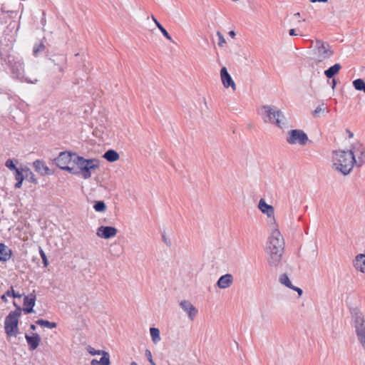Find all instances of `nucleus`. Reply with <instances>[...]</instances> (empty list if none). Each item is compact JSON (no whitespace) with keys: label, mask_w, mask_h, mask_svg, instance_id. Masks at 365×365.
Wrapping results in <instances>:
<instances>
[{"label":"nucleus","mask_w":365,"mask_h":365,"mask_svg":"<svg viewBox=\"0 0 365 365\" xmlns=\"http://www.w3.org/2000/svg\"><path fill=\"white\" fill-rule=\"evenodd\" d=\"M332 162L333 168L336 170L347 175L356 165V159L351 151L339 150L333 152Z\"/></svg>","instance_id":"1"},{"label":"nucleus","mask_w":365,"mask_h":365,"mask_svg":"<svg viewBox=\"0 0 365 365\" xmlns=\"http://www.w3.org/2000/svg\"><path fill=\"white\" fill-rule=\"evenodd\" d=\"M259 114L265 123L275 125L279 128L286 126V118L283 113L274 106H262L259 110Z\"/></svg>","instance_id":"2"},{"label":"nucleus","mask_w":365,"mask_h":365,"mask_svg":"<svg viewBox=\"0 0 365 365\" xmlns=\"http://www.w3.org/2000/svg\"><path fill=\"white\" fill-rule=\"evenodd\" d=\"M73 163L76 165L74 168L75 175H81L85 180L88 179L92 175V171L99 167V161L97 159H85L78 155H74Z\"/></svg>","instance_id":"3"},{"label":"nucleus","mask_w":365,"mask_h":365,"mask_svg":"<svg viewBox=\"0 0 365 365\" xmlns=\"http://www.w3.org/2000/svg\"><path fill=\"white\" fill-rule=\"evenodd\" d=\"M351 319L355 328L357 339L365 350V317L363 313L357 308L351 311Z\"/></svg>","instance_id":"4"},{"label":"nucleus","mask_w":365,"mask_h":365,"mask_svg":"<svg viewBox=\"0 0 365 365\" xmlns=\"http://www.w3.org/2000/svg\"><path fill=\"white\" fill-rule=\"evenodd\" d=\"M17 309L18 310L11 312L4 321L5 331L9 336H15L18 333L19 317L21 315V309L20 307Z\"/></svg>","instance_id":"5"},{"label":"nucleus","mask_w":365,"mask_h":365,"mask_svg":"<svg viewBox=\"0 0 365 365\" xmlns=\"http://www.w3.org/2000/svg\"><path fill=\"white\" fill-rule=\"evenodd\" d=\"M11 71L13 78H17L21 81H25L29 83H35L37 82V78H29L24 75V62L20 60H13V63L11 64Z\"/></svg>","instance_id":"6"},{"label":"nucleus","mask_w":365,"mask_h":365,"mask_svg":"<svg viewBox=\"0 0 365 365\" xmlns=\"http://www.w3.org/2000/svg\"><path fill=\"white\" fill-rule=\"evenodd\" d=\"M74 155H77L72 154L66 151L61 152L54 160L55 164L61 170H66L71 174H76L77 173L74 172V168L69 166V164L71 163V161L73 162Z\"/></svg>","instance_id":"7"},{"label":"nucleus","mask_w":365,"mask_h":365,"mask_svg":"<svg viewBox=\"0 0 365 365\" xmlns=\"http://www.w3.org/2000/svg\"><path fill=\"white\" fill-rule=\"evenodd\" d=\"M284 240L279 230L275 229L272 231L269 237L267 251L284 252Z\"/></svg>","instance_id":"8"},{"label":"nucleus","mask_w":365,"mask_h":365,"mask_svg":"<svg viewBox=\"0 0 365 365\" xmlns=\"http://www.w3.org/2000/svg\"><path fill=\"white\" fill-rule=\"evenodd\" d=\"M286 140L289 145L304 146L308 143L309 138L302 130L294 129L288 132Z\"/></svg>","instance_id":"9"},{"label":"nucleus","mask_w":365,"mask_h":365,"mask_svg":"<svg viewBox=\"0 0 365 365\" xmlns=\"http://www.w3.org/2000/svg\"><path fill=\"white\" fill-rule=\"evenodd\" d=\"M348 151H351L356 159V165L358 168L361 167L365 163V148L361 143H354Z\"/></svg>","instance_id":"10"},{"label":"nucleus","mask_w":365,"mask_h":365,"mask_svg":"<svg viewBox=\"0 0 365 365\" xmlns=\"http://www.w3.org/2000/svg\"><path fill=\"white\" fill-rule=\"evenodd\" d=\"M316 46L317 48V54L319 56V61L321 62L324 59L329 58L333 56L334 52L331 49L330 46L320 40H317Z\"/></svg>","instance_id":"11"},{"label":"nucleus","mask_w":365,"mask_h":365,"mask_svg":"<svg viewBox=\"0 0 365 365\" xmlns=\"http://www.w3.org/2000/svg\"><path fill=\"white\" fill-rule=\"evenodd\" d=\"M118 230L111 226H101L98 228L96 235L103 239H109L116 235Z\"/></svg>","instance_id":"12"},{"label":"nucleus","mask_w":365,"mask_h":365,"mask_svg":"<svg viewBox=\"0 0 365 365\" xmlns=\"http://www.w3.org/2000/svg\"><path fill=\"white\" fill-rule=\"evenodd\" d=\"M180 306L182 310L187 314L188 318L191 321H193L198 313V310L196 307L187 300L181 301L180 302Z\"/></svg>","instance_id":"13"},{"label":"nucleus","mask_w":365,"mask_h":365,"mask_svg":"<svg viewBox=\"0 0 365 365\" xmlns=\"http://www.w3.org/2000/svg\"><path fill=\"white\" fill-rule=\"evenodd\" d=\"M220 77L222 80V83L225 88H227L231 87L233 91L236 90V85L232 80L231 76L227 71L226 67H222L220 70Z\"/></svg>","instance_id":"14"},{"label":"nucleus","mask_w":365,"mask_h":365,"mask_svg":"<svg viewBox=\"0 0 365 365\" xmlns=\"http://www.w3.org/2000/svg\"><path fill=\"white\" fill-rule=\"evenodd\" d=\"M267 252L268 254L267 261L269 265L272 267H278L281 264L284 252L267 251Z\"/></svg>","instance_id":"15"},{"label":"nucleus","mask_w":365,"mask_h":365,"mask_svg":"<svg viewBox=\"0 0 365 365\" xmlns=\"http://www.w3.org/2000/svg\"><path fill=\"white\" fill-rule=\"evenodd\" d=\"M36 304V295L34 293L25 296L24 299V312L25 314L34 312V307Z\"/></svg>","instance_id":"16"},{"label":"nucleus","mask_w":365,"mask_h":365,"mask_svg":"<svg viewBox=\"0 0 365 365\" xmlns=\"http://www.w3.org/2000/svg\"><path fill=\"white\" fill-rule=\"evenodd\" d=\"M33 166L35 170L38 173L41 175H51L48 167L46 165V163L40 160H36L33 163Z\"/></svg>","instance_id":"17"},{"label":"nucleus","mask_w":365,"mask_h":365,"mask_svg":"<svg viewBox=\"0 0 365 365\" xmlns=\"http://www.w3.org/2000/svg\"><path fill=\"white\" fill-rule=\"evenodd\" d=\"M234 277L231 274L221 276L217 282V286L220 289H227L233 283Z\"/></svg>","instance_id":"18"},{"label":"nucleus","mask_w":365,"mask_h":365,"mask_svg":"<svg viewBox=\"0 0 365 365\" xmlns=\"http://www.w3.org/2000/svg\"><path fill=\"white\" fill-rule=\"evenodd\" d=\"M259 210L267 215L269 217L274 219V210L272 205H268L264 199H260L258 204Z\"/></svg>","instance_id":"19"},{"label":"nucleus","mask_w":365,"mask_h":365,"mask_svg":"<svg viewBox=\"0 0 365 365\" xmlns=\"http://www.w3.org/2000/svg\"><path fill=\"white\" fill-rule=\"evenodd\" d=\"M25 338L31 350H34L39 346L41 337L38 334L33 333L31 336L26 334Z\"/></svg>","instance_id":"20"},{"label":"nucleus","mask_w":365,"mask_h":365,"mask_svg":"<svg viewBox=\"0 0 365 365\" xmlns=\"http://www.w3.org/2000/svg\"><path fill=\"white\" fill-rule=\"evenodd\" d=\"M12 251L6 245L0 243V262H6L11 259Z\"/></svg>","instance_id":"21"},{"label":"nucleus","mask_w":365,"mask_h":365,"mask_svg":"<svg viewBox=\"0 0 365 365\" xmlns=\"http://www.w3.org/2000/svg\"><path fill=\"white\" fill-rule=\"evenodd\" d=\"M354 266L357 270H359L362 273H365V255H357L355 257Z\"/></svg>","instance_id":"22"},{"label":"nucleus","mask_w":365,"mask_h":365,"mask_svg":"<svg viewBox=\"0 0 365 365\" xmlns=\"http://www.w3.org/2000/svg\"><path fill=\"white\" fill-rule=\"evenodd\" d=\"M100 355H102V357L98 361L97 359H92L91 361V365H110V355L109 354L104 351L103 354H101Z\"/></svg>","instance_id":"23"},{"label":"nucleus","mask_w":365,"mask_h":365,"mask_svg":"<svg viewBox=\"0 0 365 365\" xmlns=\"http://www.w3.org/2000/svg\"><path fill=\"white\" fill-rule=\"evenodd\" d=\"M24 169V168H20L19 170H16L14 173L15 180H16V184L14 185L15 188L21 187L23 181L26 178Z\"/></svg>","instance_id":"24"},{"label":"nucleus","mask_w":365,"mask_h":365,"mask_svg":"<svg viewBox=\"0 0 365 365\" xmlns=\"http://www.w3.org/2000/svg\"><path fill=\"white\" fill-rule=\"evenodd\" d=\"M341 68V66L339 63H335L334 66L329 68L327 70L324 71V75L328 78H331L336 74L339 73L340 69Z\"/></svg>","instance_id":"25"},{"label":"nucleus","mask_w":365,"mask_h":365,"mask_svg":"<svg viewBox=\"0 0 365 365\" xmlns=\"http://www.w3.org/2000/svg\"><path fill=\"white\" fill-rule=\"evenodd\" d=\"M103 158L108 162L112 163V162H115L118 160L119 155L116 151L110 149V150H107L104 153Z\"/></svg>","instance_id":"26"},{"label":"nucleus","mask_w":365,"mask_h":365,"mask_svg":"<svg viewBox=\"0 0 365 365\" xmlns=\"http://www.w3.org/2000/svg\"><path fill=\"white\" fill-rule=\"evenodd\" d=\"M150 333L153 342L155 344H158L161 339L160 330L158 328L152 327L150 329Z\"/></svg>","instance_id":"27"},{"label":"nucleus","mask_w":365,"mask_h":365,"mask_svg":"<svg viewBox=\"0 0 365 365\" xmlns=\"http://www.w3.org/2000/svg\"><path fill=\"white\" fill-rule=\"evenodd\" d=\"M36 324L41 327H47L48 329H53L57 327V324L56 322H51L44 319H38L36 322Z\"/></svg>","instance_id":"28"},{"label":"nucleus","mask_w":365,"mask_h":365,"mask_svg":"<svg viewBox=\"0 0 365 365\" xmlns=\"http://www.w3.org/2000/svg\"><path fill=\"white\" fill-rule=\"evenodd\" d=\"M24 171L25 172V177H26L25 179H27L29 182H31L32 183H34V184L37 183V180H36V178H35L34 174L32 173V171L29 168H25L24 169Z\"/></svg>","instance_id":"29"},{"label":"nucleus","mask_w":365,"mask_h":365,"mask_svg":"<svg viewBox=\"0 0 365 365\" xmlns=\"http://www.w3.org/2000/svg\"><path fill=\"white\" fill-rule=\"evenodd\" d=\"M279 282L286 286L288 288H292V284L291 282V281L289 280L288 276L286 274H282L279 276Z\"/></svg>","instance_id":"30"},{"label":"nucleus","mask_w":365,"mask_h":365,"mask_svg":"<svg viewBox=\"0 0 365 365\" xmlns=\"http://www.w3.org/2000/svg\"><path fill=\"white\" fill-rule=\"evenodd\" d=\"M353 86L356 91H362L365 88V82L361 78H357L352 82Z\"/></svg>","instance_id":"31"},{"label":"nucleus","mask_w":365,"mask_h":365,"mask_svg":"<svg viewBox=\"0 0 365 365\" xmlns=\"http://www.w3.org/2000/svg\"><path fill=\"white\" fill-rule=\"evenodd\" d=\"M46 48L45 45L43 43L36 44L33 48V53L35 56H37L40 53L43 52Z\"/></svg>","instance_id":"32"},{"label":"nucleus","mask_w":365,"mask_h":365,"mask_svg":"<svg viewBox=\"0 0 365 365\" xmlns=\"http://www.w3.org/2000/svg\"><path fill=\"white\" fill-rule=\"evenodd\" d=\"M93 208L96 212H103L106 210V206L103 201H97L94 204Z\"/></svg>","instance_id":"33"},{"label":"nucleus","mask_w":365,"mask_h":365,"mask_svg":"<svg viewBox=\"0 0 365 365\" xmlns=\"http://www.w3.org/2000/svg\"><path fill=\"white\" fill-rule=\"evenodd\" d=\"M5 165L6 168H8L9 170H13L14 172L16 171V170H19L20 168H18L16 167L15 164L14 163L13 160L8 159Z\"/></svg>","instance_id":"34"},{"label":"nucleus","mask_w":365,"mask_h":365,"mask_svg":"<svg viewBox=\"0 0 365 365\" xmlns=\"http://www.w3.org/2000/svg\"><path fill=\"white\" fill-rule=\"evenodd\" d=\"M86 350L92 356L100 355L101 354H103V352L104 351L103 350H96L91 346H88Z\"/></svg>","instance_id":"35"},{"label":"nucleus","mask_w":365,"mask_h":365,"mask_svg":"<svg viewBox=\"0 0 365 365\" xmlns=\"http://www.w3.org/2000/svg\"><path fill=\"white\" fill-rule=\"evenodd\" d=\"M159 30L161 31L162 34L169 41H173L171 36L168 34L166 29L162 26L159 25Z\"/></svg>","instance_id":"36"},{"label":"nucleus","mask_w":365,"mask_h":365,"mask_svg":"<svg viewBox=\"0 0 365 365\" xmlns=\"http://www.w3.org/2000/svg\"><path fill=\"white\" fill-rule=\"evenodd\" d=\"M39 254L42 259L44 267H46L48 264V259H47V257H46L44 251L41 248H40V250H39Z\"/></svg>","instance_id":"37"},{"label":"nucleus","mask_w":365,"mask_h":365,"mask_svg":"<svg viewBox=\"0 0 365 365\" xmlns=\"http://www.w3.org/2000/svg\"><path fill=\"white\" fill-rule=\"evenodd\" d=\"M217 36L219 38L218 46L222 47L226 43L225 39L220 31H217Z\"/></svg>","instance_id":"38"},{"label":"nucleus","mask_w":365,"mask_h":365,"mask_svg":"<svg viewBox=\"0 0 365 365\" xmlns=\"http://www.w3.org/2000/svg\"><path fill=\"white\" fill-rule=\"evenodd\" d=\"M145 356L148 358V360L149 361V362L150 364H153V362H155L153 359L152 354L150 350H148V349L145 350Z\"/></svg>","instance_id":"39"},{"label":"nucleus","mask_w":365,"mask_h":365,"mask_svg":"<svg viewBox=\"0 0 365 365\" xmlns=\"http://www.w3.org/2000/svg\"><path fill=\"white\" fill-rule=\"evenodd\" d=\"M6 11L1 8L0 9V24H4L6 22L4 20V15Z\"/></svg>","instance_id":"40"},{"label":"nucleus","mask_w":365,"mask_h":365,"mask_svg":"<svg viewBox=\"0 0 365 365\" xmlns=\"http://www.w3.org/2000/svg\"><path fill=\"white\" fill-rule=\"evenodd\" d=\"M52 61L55 63V65H56L58 66V70L61 72V73H63L64 72V67L63 65L60 64V63H55V60H52Z\"/></svg>","instance_id":"41"},{"label":"nucleus","mask_w":365,"mask_h":365,"mask_svg":"<svg viewBox=\"0 0 365 365\" xmlns=\"http://www.w3.org/2000/svg\"><path fill=\"white\" fill-rule=\"evenodd\" d=\"M291 289L294 290V291H296L299 296H301L302 294V293H303V291H302V289H300L299 287H294V285H292V288H291Z\"/></svg>","instance_id":"42"},{"label":"nucleus","mask_w":365,"mask_h":365,"mask_svg":"<svg viewBox=\"0 0 365 365\" xmlns=\"http://www.w3.org/2000/svg\"><path fill=\"white\" fill-rule=\"evenodd\" d=\"M14 290L13 289V288L11 287V289L8 290L6 292V296H9V297H12L14 294Z\"/></svg>","instance_id":"43"},{"label":"nucleus","mask_w":365,"mask_h":365,"mask_svg":"<svg viewBox=\"0 0 365 365\" xmlns=\"http://www.w3.org/2000/svg\"><path fill=\"white\" fill-rule=\"evenodd\" d=\"M151 19L154 21L155 24L158 28L159 27V25H161L160 23L157 20V19L153 15L151 16Z\"/></svg>","instance_id":"44"},{"label":"nucleus","mask_w":365,"mask_h":365,"mask_svg":"<svg viewBox=\"0 0 365 365\" xmlns=\"http://www.w3.org/2000/svg\"><path fill=\"white\" fill-rule=\"evenodd\" d=\"M322 111V108L320 106H318L314 110V115H317L319 113Z\"/></svg>","instance_id":"45"},{"label":"nucleus","mask_w":365,"mask_h":365,"mask_svg":"<svg viewBox=\"0 0 365 365\" xmlns=\"http://www.w3.org/2000/svg\"><path fill=\"white\" fill-rule=\"evenodd\" d=\"M289 34L290 36H297V34L295 33V29H291L289 31Z\"/></svg>","instance_id":"46"},{"label":"nucleus","mask_w":365,"mask_h":365,"mask_svg":"<svg viewBox=\"0 0 365 365\" xmlns=\"http://www.w3.org/2000/svg\"><path fill=\"white\" fill-rule=\"evenodd\" d=\"M310 2L312 3H316V2H323V3H326L328 1V0H309Z\"/></svg>","instance_id":"47"},{"label":"nucleus","mask_w":365,"mask_h":365,"mask_svg":"<svg viewBox=\"0 0 365 365\" xmlns=\"http://www.w3.org/2000/svg\"><path fill=\"white\" fill-rule=\"evenodd\" d=\"M14 298H21V294H19V293H15L14 294V295L12 296Z\"/></svg>","instance_id":"48"},{"label":"nucleus","mask_w":365,"mask_h":365,"mask_svg":"<svg viewBox=\"0 0 365 365\" xmlns=\"http://www.w3.org/2000/svg\"><path fill=\"white\" fill-rule=\"evenodd\" d=\"M60 61H61V63H66V58L65 56H62Z\"/></svg>","instance_id":"49"},{"label":"nucleus","mask_w":365,"mask_h":365,"mask_svg":"<svg viewBox=\"0 0 365 365\" xmlns=\"http://www.w3.org/2000/svg\"><path fill=\"white\" fill-rule=\"evenodd\" d=\"M30 329H31V330H33V331H35V330H36V327L34 324H31V325L30 326Z\"/></svg>","instance_id":"50"},{"label":"nucleus","mask_w":365,"mask_h":365,"mask_svg":"<svg viewBox=\"0 0 365 365\" xmlns=\"http://www.w3.org/2000/svg\"><path fill=\"white\" fill-rule=\"evenodd\" d=\"M229 34L231 36H235V33L234 31H231L229 32Z\"/></svg>","instance_id":"51"},{"label":"nucleus","mask_w":365,"mask_h":365,"mask_svg":"<svg viewBox=\"0 0 365 365\" xmlns=\"http://www.w3.org/2000/svg\"><path fill=\"white\" fill-rule=\"evenodd\" d=\"M335 86H336V81H335V79H333L332 80V88H334L335 87Z\"/></svg>","instance_id":"52"},{"label":"nucleus","mask_w":365,"mask_h":365,"mask_svg":"<svg viewBox=\"0 0 365 365\" xmlns=\"http://www.w3.org/2000/svg\"><path fill=\"white\" fill-rule=\"evenodd\" d=\"M1 299H2L4 301H5V302L6 301V294H4V295H2Z\"/></svg>","instance_id":"53"},{"label":"nucleus","mask_w":365,"mask_h":365,"mask_svg":"<svg viewBox=\"0 0 365 365\" xmlns=\"http://www.w3.org/2000/svg\"><path fill=\"white\" fill-rule=\"evenodd\" d=\"M294 16L297 17H299L300 16V14L299 12L294 14Z\"/></svg>","instance_id":"54"},{"label":"nucleus","mask_w":365,"mask_h":365,"mask_svg":"<svg viewBox=\"0 0 365 365\" xmlns=\"http://www.w3.org/2000/svg\"><path fill=\"white\" fill-rule=\"evenodd\" d=\"M130 365H138L136 362L133 361Z\"/></svg>","instance_id":"55"},{"label":"nucleus","mask_w":365,"mask_h":365,"mask_svg":"<svg viewBox=\"0 0 365 365\" xmlns=\"http://www.w3.org/2000/svg\"><path fill=\"white\" fill-rule=\"evenodd\" d=\"M115 256L118 257H119V256H120V254H119V253H115Z\"/></svg>","instance_id":"56"},{"label":"nucleus","mask_w":365,"mask_h":365,"mask_svg":"<svg viewBox=\"0 0 365 365\" xmlns=\"http://www.w3.org/2000/svg\"><path fill=\"white\" fill-rule=\"evenodd\" d=\"M353 136V134L352 133H350L349 134V137H352Z\"/></svg>","instance_id":"57"},{"label":"nucleus","mask_w":365,"mask_h":365,"mask_svg":"<svg viewBox=\"0 0 365 365\" xmlns=\"http://www.w3.org/2000/svg\"><path fill=\"white\" fill-rule=\"evenodd\" d=\"M151 365H156L155 362H153V364H150Z\"/></svg>","instance_id":"58"}]
</instances>
